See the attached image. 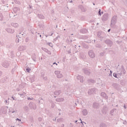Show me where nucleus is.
Listing matches in <instances>:
<instances>
[{"mask_svg":"<svg viewBox=\"0 0 127 127\" xmlns=\"http://www.w3.org/2000/svg\"><path fill=\"white\" fill-rule=\"evenodd\" d=\"M116 23H117V16H114L111 19V27H114Z\"/></svg>","mask_w":127,"mask_h":127,"instance_id":"f257e3e1","label":"nucleus"},{"mask_svg":"<svg viewBox=\"0 0 127 127\" xmlns=\"http://www.w3.org/2000/svg\"><path fill=\"white\" fill-rule=\"evenodd\" d=\"M104 43H106L109 47L113 46V41L110 39H107L104 41Z\"/></svg>","mask_w":127,"mask_h":127,"instance_id":"f03ea898","label":"nucleus"},{"mask_svg":"<svg viewBox=\"0 0 127 127\" xmlns=\"http://www.w3.org/2000/svg\"><path fill=\"white\" fill-rule=\"evenodd\" d=\"M29 107L31 110H36V104L33 102H30Z\"/></svg>","mask_w":127,"mask_h":127,"instance_id":"7ed1b4c3","label":"nucleus"},{"mask_svg":"<svg viewBox=\"0 0 127 127\" xmlns=\"http://www.w3.org/2000/svg\"><path fill=\"white\" fill-rule=\"evenodd\" d=\"M109 20V14L105 13L102 17V21H107Z\"/></svg>","mask_w":127,"mask_h":127,"instance_id":"20e7f679","label":"nucleus"},{"mask_svg":"<svg viewBox=\"0 0 127 127\" xmlns=\"http://www.w3.org/2000/svg\"><path fill=\"white\" fill-rule=\"evenodd\" d=\"M88 55L90 58L94 59L95 58L96 55L95 54V53H94V51L93 50H90L88 51Z\"/></svg>","mask_w":127,"mask_h":127,"instance_id":"39448f33","label":"nucleus"},{"mask_svg":"<svg viewBox=\"0 0 127 127\" xmlns=\"http://www.w3.org/2000/svg\"><path fill=\"white\" fill-rule=\"evenodd\" d=\"M55 74L57 75V78H60L63 77V75L61 73V72L58 70H56L55 71Z\"/></svg>","mask_w":127,"mask_h":127,"instance_id":"423d86ee","label":"nucleus"},{"mask_svg":"<svg viewBox=\"0 0 127 127\" xmlns=\"http://www.w3.org/2000/svg\"><path fill=\"white\" fill-rule=\"evenodd\" d=\"M109 110V108L107 107V106H104L102 110V113L103 115H106L107 113H108V111Z\"/></svg>","mask_w":127,"mask_h":127,"instance_id":"0eeeda50","label":"nucleus"},{"mask_svg":"<svg viewBox=\"0 0 127 127\" xmlns=\"http://www.w3.org/2000/svg\"><path fill=\"white\" fill-rule=\"evenodd\" d=\"M83 71L84 73V74H85V75H90L91 74V70L90 69H88L87 68H84L83 69Z\"/></svg>","mask_w":127,"mask_h":127,"instance_id":"6e6552de","label":"nucleus"},{"mask_svg":"<svg viewBox=\"0 0 127 127\" xmlns=\"http://www.w3.org/2000/svg\"><path fill=\"white\" fill-rule=\"evenodd\" d=\"M2 66H3V67L4 68H7L8 66H9V64L8 63V62L5 61L2 63Z\"/></svg>","mask_w":127,"mask_h":127,"instance_id":"1a4fd4ad","label":"nucleus"},{"mask_svg":"<svg viewBox=\"0 0 127 127\" xmlns=\"http://www.w3.org/2000/svg\"><path fill=\"white\" fill-rule=\"evenodd\" d=\"M101 96L102 97V98L105 99V100H108L109 98V96H107V94H106L105 92H102L101 93Z\"/></svg>","mask_w":127,"mask_h":127,"instance_id":"9d476101","label":"nucleus"},{"mask_svg":"<svg viewBox=\"0 0 127 127\" xmlns=\"http://www.w3.org/2000/svg\"><path fill=\"white\" fill-rule=\"evenodd\" d=\"M112 86L113 88H115V89H116L117 90H120V88H121L120 85L117 83H113Z\"/></svg>","mask_w":127,"mask_h":127,"instance_id":"9b49d317","label":"nucleus"},{"mask_svg":"<svg viewBox=\"0 0 127 127\" xmlns=\"http://www.w3.org/2000/svg\"><path fill=\"white\" fill-rule=\"evenodd\" d=\"M96 92V88H92L89 89L88 91V93L89 95H92V94H94Z\"/></svg>","mask_w":127,"mask_h":127,"instance_id":"f8f14e48","label":"nucleus"},{"mask_svg":"<svg viewBox=\"0 0 127 127\" xmlns=\"http://www.w3.org/2000/svg\"><path fill=\"white\" fill-rule=\"evenodd\" d=\"M83 78H84V77L83 76H81V75H78L76 77L77 80H79L80 83H83Z\"/></svg>","mask_w":127,"mask_h":127,"instance_id":"ddd939ff","label":"nucleus"},{"mask_svg":"<svg viewBox=\"0 0 127 127\" xmlns=\"http://www.w3.org/2000/svg\"><path fill=\"white\" fill-rule=\"evenodd\" d=\"M79 7L80 9H81V11H82V12H86V11H87V9L85 8V7H84V6H83V5H79Z\"/></svg>","mask_w":127,"mask_h":127,"instance_id":"4468645a","label":"nucleus"},{"mask_svg":"<svg viewBox=\"0 0 127 127\" xmlns=\"http://www.w3.org/2000/svg\"><path fill=\"white\" fill-rule=\"evenodd\" d=\"M6 31L8 32V33H14V30L12 29H10L9 28H6L5 29Z\"/></svg>","mask_w":127,"mask_h":127,"instance_id":"2eb2a0df","label":"nucleus"},{"mask_svg":"<svg viewBox=\"0 0 127 127\" xmlns=\"http://www.w3.org/2000/svg\"><path fill=\"white\" fill-rule=\"evenodd\" d=\"M25 49H26V48L25 47V46H20L18 48L19 51H24Z\"/></svg>","mask_w":127,"mask_h":127,"instance_id":"dca6fc26","label":"nucleus"},{"mask_svg":"<svg viewBox=\"0 0 127 127\" xmlns=\"http://www.w3.org/2000/svg\"><path fill=\"white\" fill-rule=\"evenodd\" d=\"M62 93L61 90H57L56 91H55L54 92V95H55V96H59V95L61 94V93Z\"/></svg>","mask_w":127,"mask_h":127,"instance_id":"f3484780","label":"nucleus"},{"mask_svg":"<svg viewBox=\"0 0 127 127\" xmlns=\"http://www.w3.org/2000/svg\"><path fill=\"white\" fill-rule=\"evenodd\" d=\"M81 33H83V34H85V33H87L88 32V30L86 28H83L80 30Z\"/></svg>","mask_w":127,"mask_h":127,"instance_id":"a211bd4d","label":"nucleus"},{"mask_svg":"<svg viewBox=\"0 0 127 127\" xmlns=\"http://www.w3.org/2000/svg\"><path fill=\"white\" fill-rule=\"evenodd\" d=\"M99 106V103H94L93 104V108H94V109H98Z\"/></svg>","mask_w":127,"mask_h":127,"instance_id":"6ab92c4d","label":"nucleus"},{"mask_svg":"<svg viewBox=\"0 0 127 127\" xmlns=\"http://www.w3.org/2000/svg\"><path fill=\"white\" fill-rule=\"evenodd\" d=\"M7 79H8V77L7 76H6L5 77H3L1 79V83H5L6 81H7Z\"/></svg>","mask_w":127,"mask_h":127,"instance_id":"aec40b11","label":"nucleus"},{"mask_svg":"<svg viewBox=\"0 0 127 127\" xmlns=\"http://www.w3.org/2000/svg\"><path fill=\"white\" fill-rule=\"evenodd\" d=\"M64 98L61 97V98H57L56 99V102H64Z\"/></svg>","mask_w":127,"mask_h":127,"instance_id":"412c9836","label":"nucleus"},{"mask_svg":"<svg viewBox=\"0 0 127 127\" xmlns=\"http://www.w3.org/2000/svg\"><path fill=\"white\" fill-rule=\"evenodd\" d=\"M1 112L4 115L5 113H6V109H5V107H1Z\"/></svg>","mask_w":127,"mask_h":127,"instance_id":"4be33fe9","label":"nucleus"},{"mask_svg":"<svg viewBox=\"0 0 127 127\" xmlns=\"http://www.w3.org/2000/svg\"><path fill=\"white\" fill-rule=\"evenodd\" d=\"M35 79V75H32L30 77V80L31 81V83H33L34 82V79Z\"/></svg>","mask_w":127,"mask_h":127,"instance_id":"5701e85b","label":"nucleus"},{"mask_svg":"<svg viewBox=\"0 0 127 127\" xmlns=\"http://www.w3.org/2000/svg\"><path fill=\"white\" fill-rule=\"evenodd\" d=\"M82 113L83 116H87L88 115V111H87V109H84Z\"/></svg>","mask_w":127,"mask_h":127,"instance_id":"b1692460","label":"nucleus"},{"mask_svg":"<svg viewBox=\"0 0 127 127\" xmlns=\"http://www.w3.org/2000/svg\"><path fill=\"white\" fill-rule=\"evenodd\" d=\"M82 45L83 48H85V49H89V46H88L87 44H85V43H82Z\"/></svg>","mask_w":127,"mask_h":127,"instance_id":"393cba45","label":"nucleus"},{"mask_svg":"<svg viewBox=\"0 0 127 127\" xmlns=\"http://www.w3.org/2000/svg\"><path fill=\"white\" fill-rule=\"evenodd\" d=\"M18 95L20 96L21 98H24V97H25V95H26V93L25 92L19 93Z\"/></svg>","mask_w":127,"mask_h":127,"instance_id":"a878e982","label":"nucleus"},{"mask_svg":"<svg viewBox=\"0 0 127 127\" xmlns=\"http://www.w3.org/2000/svg\"><path fill=\"white\" fill-rule=\"evenodd\" d=\"M20 9L19 7H15L13 8V11L15 13L17 12V11H19Z\"/></svg>","mask_w":127,"mask_h":127,"instance_id":"bb28decb","label":"nucleus"},{"mask_svg":"<svg viewBox=\"0 0 127 127\" xmlns=\"http://www.w3.org/2000/svg\"><path fill=\"white\" fill-rule=\"evenodd\" d=\"M11 25L13 27H18L19 25L17 23H12Z\"/></svg>","mask_w":127,"mask_h":127,"instance_id":"cd10ccee","label":"nucleus"},{"mask_svg":"<svg viewBox=\"0 0 127 127\" xmlns=\"http://www.w3.org/2000/svg\"><path fill=\"white\" fill-rule=\"evenodd\" d=\"M38 16L40 19H44V16L42 14H38Z\"/></svg>","mask_w":127,"mask_h":127,"instance_id":"c85d7f7f","label":"nucleus"},{"mask_svg":"<svg viewBox=\"0 0 127 127\" xmlns=\"http://www.w3.org/2000/svg\"><path fill=\"white\" fill-rule=\"evenodd\" d=\"M100 127H107V125L104 123H102L100 124Z\"/></svg>","mask_w":127,"mask_h":127,"instance_id":"c756f323","label":"nucleus"},{"mask_svg":"<svg viewBox=\"0 0 127 127\" xmlns=\"http://www.w3.org/2000/svg\"><path fill=\"white\" fill-rule=\"evenodd\" d=\"M66 42L67 43H71V42H72V39L71 38L70 36L69 37V39H67Z\"/></svg>","mask_w":127,"mask_h":127,"instance_id":"7c9ffc66","label":"nucleus"},{"mask_svg":"<svg viewBox=\"0 0 127 127\" xmlns=\"http://www.w3.org/2000/svg\"><path fill=\"white\" fill-rule=\"evenodd\" d=\"M87 82L88 83H95V80L94 79H88L87 80Z\"/></svg>","mask_w":127,"mask_h":127,"instance_id":"2f4dec72","label":"nucleus"},{"mask_svg":"<svg viewBox=\"0 0 127 127\" xmlns=\"http://www.w3.org/2000/svg\"><path fill=\"white\" fill-rule=\"evenodd\" d=\"M115 111H116V109H113V110H112L110 111V114H111V116H114V115L113 114H114Z\"/></svg>","mask_w":127,"mask_h":127,"instance_id":"473e14b6","label":"nucleus"},{"mask_svg":"<svg viewBox=\"0 0 127 127\" xmlns=\"http://www.w3.org/2000/svg\"><path fill=\"white\" fill-rule=\"evenodd\" d=\"M3 19V16L2 15V14L1 13H0V21H2Z\"/></svg>","mask_w":127,"mask_h":127,"instance_id":"72a5a7b5","label":"nucleus"},{"mask_svg":"<svg viewBox=\"0 0 127 127\" xmlns=\"http://www.w3.org/2000/svg\"><path fill=\"white\" fill-rule=\"evenodd\" d=\"M102 34H103V32L101 31L98 32L97 34L98 37H100V36H102Z\"/></svg>","mask_w":127,"mask_h":127,"instance_id":"f704fd0d","label":"nucleus"},{"mask_svg":"<svg viewBox=\"0 0 127 127\" xmlns=\"http://www.w3.org/2000/svg\"><path fill=\"white\" fill-rule=\"evenodd\" d=\"M57 122H58V123H60L61 122H63V118H59V119H57Z\"/></svg>","mask_w":127,"mask_h":127,"instance_id":"c9c22d12","label":"nucleus"},{"mask_svg":"<svg viewBox=\"0 0 127 127\" xmlns=\"http://www.w3.org/2000/svg\"><path fill=\"white\" fill-rule=\"evenodd\" d=\"M121 73H122V74H123V75L126 74V69H125L123 68V69L121 70Z\"/></svg>","mask_w":127,"mask_h":127,"instance_id":"e433bc0d","label":"nucleus"},{"mask_svg":"<svg viewBox=\"0 0 127 127\" xmlns=\"http://www.w3.org/2000/svg\"><path fill=\"white\" fill-rule=\"evenodd\" d=\"M19 35H18V36H19V37H20V38L21 37H20V36H22L25 35V34H24V33H19Z\"/></svg>","mask_w":127,"mask_h":127,"instance_id":"4c0bfd02","label":"nucleus"},{"mask_svg":"<svg viewBox=\"0 0 127 127\" xmlns=\"http://www.w3.org/2000/svg\"><path fill=\"white\" fill-rule=\"evenodd\" d=\"M39 103L40 104H43V99L42 98H40V100H39Z\"/></svg>","mask_w":127,"mask_h":127,"instance_id":"58836bf2","label":"nucleus"},{"mask_svg":"<svg viewBox=\"0 0 127 127\" xmlns=\"http://www.w3.org/2000/svg\"><path fill=\"white\" fill-rule=\"evenodd\" d=\"M26 70L27 71V72L28 73H29L30 71H31V69L29 67H27L26 69Z\"/></svg>","mask_w":127,"mask_h":127,"instance_id":"ea45409f","label":"nucleus"},{"mask_svg":"<svg viewBox=\"0 0 127 127\" xmlns=\"http://www.w3.org/2000/svg\"><path fill=\"white\" fill-rule=\"evenodd\" d=\"M113 76L114 77H115V78H118V74H117V73H113Z\"/></svg>","mask_w":127,"mask_h":127,"instance_id":"a19ab883","label":"nucleus"},{"mask_svg":"<svg viewBox=\"0 0 127 127\" xmlns=\"http://www.w3.org/2000/svg\"><path fill=\"white\" fill-rule=\"evenodd\" d=\"M101 11H102V10H101V9H99L98 11V15L100 16L102 15V14L101 13Z\"/></svg>","mask_w":127,"mask_h":127,"instance_id":"79ce46f5","label":"nucleus"},{"mask_svg":"<svg viewBox=\"0 0 127 127\" xmlns=\"http://www.w3.org/2000/svg\"><path fill=\"white\" fill-rule=\"evenodd\" d=\"M49 45L51 47H53V44H52V43H49Z\"/></svg>","mask_w":127,"mask_h":127,"instance_id":"37998d69","label":"nucleus"},{"mask_svg":"<svg viewBox=\"0 0 127 127\" xmlns=\"http://www.w3.org/2000/svg\"><path fill=\"white\" fill-rule=\"evenodd\" d=\"M98 37H99V38H100V40L104 39V37H103V36H102V35Z\"/></svg>","mask_w":127,"mask_h":127,"instance_id":"c03bdc74","label":"nucleus"},{"mask_svg":"<svg viewBox=\"0 0 127 127\" xmlns=\"http://www.w3.org/2000/svg\"><path fill=\"white\" fill-rule=\"evenodd\" d=\"M112 75H113V71L112 70H110V73L109 76H112Z\"/></svg>","mask_w":127,"mask_h":127,"instance_id":"a18cd8bd","label":"nucleus"},{"mask_svg":"<svg viewBox=\"0 0 127 127\" xmlns=\"http://www.w3.org/2000/svg\"><path fill=\"white\" fill-rule=\"evenodd\" d=\"M55 106V104L54 103H52V108H54V107Z\"/></svg>","mask_w":127,"mask_h":127,"instance_id":"49530a36","label":"nucleus"},{"mask_svg":"<svg viewBox=\"0 0 127 127\" xmlns=\"http://www.w3.org/2000/svg\"><path fill=\"white\" fill-rule=\"evenodd\" d=\"M4 103L5 104H9V101H8L7 100H5Z\"/></svg>","mask_w":127,"mask_h":127,"instance_id":"de8ad7c7","label":"nucleus"},{"mask_svg":"<svg viewBox=\"0 0 127 127\" xmlns=\"http://www.w3.org/2000/svg\"><path fill=\"white\" fill-rule=\"evenodd\" d=\"M38 121H39V122H41V121H42V118H38Z\"/></svg>","mask_w":127,"mask_h":127,"instance_id":"09e8293b","label":"nucleus"},{"mask_svg":"<svg viewBox=\"0 0 127 127\" xmlns=\"http://www.w3.org/2000/svg\"><path fill=\"white\" fill-rule=\"evenodd\" d=\"M28 8H30L31 9H32V6L29 5V7H28Z\"/></svg>","mask_w":127,"mask_h":127,"instance_id":"8fccbe9b","label":"nucleus"},{"mask_svg":"<svg viewBox=\"0 0 127 127\" xmlns=\"http://www.w3.org/2000/svg\"><path fill=\"white\" fill-rule=\"evenodd\" d=\"M97 47H98L99 48H102V46L100 45H98Z\"/></svg>","mask_w":127,"mask_h":127,"instance_id":"3c124183","label":"nucleus"},{"mask_svg":"<svg viewBox=\"0 0 127 127\" xmlns=\"http://www.w3.org/2000/svg\"><path fill=\"white\" fill-rule=\"evenodd\" d=\"M122 74H123V73H122L121 71L119 73H118V76H119V75H120V76H122Z\"/></svg>","mask_w":127,"mask_h":127,"instance_id":"603ef678","label":"nucleus"},{"mask_svg":"<svg viewBox=\"0 0 127 127\" xmlns=\"http://www.w3.org/2000/svg\"><path fill=\"white\" fill-rule=\"evenodd\" d=\"M43 79H44V80H47V76H44V77H43Z\"/></svg>","mask_w":127,"mask_h":127,"instance_id":"864d4df0","label":"nucleus"},{"mask_svg":"<svg viewBox=\"0 0 127 127\" xmlns=\"http://www.w3.org/2000/svg\"><path fill=\"white\" fill-rule=\"evenodd\" d=\"M16 121H18L19 122H21V120H20V119H18V118H17V119H16Z\"/></svg>","mask_w":127,"mask_h":127,"instance_id":"5fc2aeb1","label":"nucleus"},{"mask_svg":"<svg viewBox=\"0 0 127 127\" xmlns=\"http://www.w3.org/2000/svg\"><path fill=\"white\" fill-rule=\"evenodd\" d=\"M1 75H2V71H0V77L1 76Z\"/></svg>","mask_w":127,"mask_h":127,"instance_id":"6e6d98bb","label":"nucleus"},{"mask_svg":"<svg viewBox=\"0 0 127 127\" xmlns=\"http://www.w3.org/2000/svg\"><path fill=\"white\" fill-rule=\"evenodd\" d=\"M45 50H44V51H45V52H47L48 51V50L47 49H44Z\"/></svg>","mask_w":127,"mask_h":127,"instance_id":"4d7b16f0","label":"nucleus"},{"mask_svg":"<svg viewBox=\"0 0 127 127\" xmlns=\"http://www.w3.org/2000/svg\"><path fill=\"white\" fill-rule=\"evenodd\" d=\"M124 109H127V106L126 105V104H124Z\"/></svg>","mask_w":127,"mask_h":127,"instance_id":"13d9d810","label":"nucleus"},{"mask_svg":"<svg viewBox=\"0 0 127 127\" xmlns=\"http://www.w3.org/2000/svg\"><path fill=\"white\" fill-rule=\"evenodd\" d=\"M28 100H33V98H31L30 97H28Z\"/></svg>","mask_w":127,"mask_h":127,"instance_id":"bf43d9fd","label":"nucleus"},{"mask_svg":"<svg viewBox=\"0 0 127 127\" xmlns=\"http://www.w3.org/2000/svg\"><path fill=\"white\" fill-rule=\"evenodd\" d=\"M47 52L48 54L51 55V52L48 51Z\"/></svg>","mask_w":127,"mask_h":127,"instance_id":"052dcab7","label":"nucleus"},{"mask_svg":"<svg viewBox=\"0 0 127 127\" xmlns=\"http://www.w3.org/2000/svg\"><path fill=\"white\" fill-rule=\"evenodd\" d=\"M16 91H17L18 92H19L20 91V89L19 88H17Z\"/></svg>","mask_w":127,"mask_h":127,"instance_id":"680f3d73","label":"nucleus"},{"mask_svg":"<svg viewBox=\"0 0 127 127\" xmlns=\"http://www.w3.org/2000/svg\"><path fill=\"white\" fill-rule=\"evenodd\" d=\"M14 70H14V68H13V69H12L11 72H12V73H13V72H14Z\"/></svg>","mask_w":127,"mask_h":127,"instance_id":"e2e57ef3","label":"nucleus"},{"mask_svg":"<svg viewBox=\"0 0 127 127\" xmlns=\"http://www.w3.org/2000/svg\"><path fill=\"white\" fill-rule=\"evenodd\" d=\"M76 104H79V100H76Z\"/></svg>","mask_w":127,"mask_h":127,"instance_id":"0e129e2a","label":"nucleus"},{"mask_svg":"<svg viewBox=\"0 0 127 127\" xmlns=\"http://www.w3.org/2000/svg\"><path fill=\"white\" fill-rule=\"evenodd\" d=\"M80 120L81 121V124H82L83 126H84V124H83V121H82V120H81V119H80Z\"/></svg>","mask_w":127,"mask_h":127,"instance_id":"69168bd1","label":"nucleus"},{"mask_svg":"<svg viewBox=\"0 0 127 127\" xmlns=\"http://www.w3.org/2000/svg\"><path fill=\"white\" fill-rule=\"evenodd\" d=\"M12 99H13V100L16 101V99H15L14 98H13V96L12 97Z\"/></svg>","mask_w":127,"mask_h":127,"instance_id":"338daca9","label":"nucleus"},{"mask_svg":"<svg viewBox=\"0 0 127 127\" xmlns=\"http://www.w3.org/2000/svg\"><path fill=\"white\" fill-rule=\"evenodd\" d=\"M111 31V29L108 30V32H110Z\"/></svg>","mask_w":127,"mask_h":127,"instance_id":"774afa93","label":"nucleus"}]
</instances>
